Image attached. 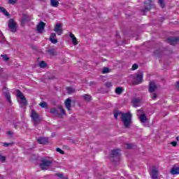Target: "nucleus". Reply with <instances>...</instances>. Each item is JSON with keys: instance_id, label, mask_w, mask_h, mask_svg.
I'll list each match as a JSON object with an SVG mask.
<instances>
[{"instance_id": "14", "label": "nucleus", "mask_w": 179, "mask_h": 179, "mask_svg": "<svg viewBox=\"0 0 179 179\" xmlns=\"http://www.w3.org/2000/svg\"><path fill=\"white\" fill-rule=\"evenodd\" d=\"M179 41V38L177 37H170L168 38L166 41L169 43V44H171V45H176V43Z\"/></svg>"}, {"instance_id": "17", "label": "nucleus", "mask_w": 179, "mask_h": 179, "mask_svg": "<svg viewBox=\"0 0 179 179\" xmlns=\"http://www.w3.org/2000/svg\"><path fill=\"white\" fill-rule=\"evenodd\" d=\"M171 174H173V176L179 174V166H173L171 169Z\"/></svg>"}, {"instance_id": "11", "label": "nucleus", "mask_w": 179, "mask_h": 179, "mask_svg": "<svg viewBox=\"0 0 179 179\" xmlns=\"http://www.w3.org/2000/svg\"><path fill=\"white\" fill-rule=\"evenodd\" d=\"M64 107L68 110V111H71V108H72V99H71V98H67L65 100Z\"/></svg>"}, {"instance_id": "38", "label": "nucleus", "mask_w": 179, "mask_h": 179, "mask_svg": "<svg viewBox=\"0 0 179 179\" xmlns=\"http://www.w3.org/2000/svg\"><path fill=\"white\" fill-rule=\"evenodd\" d=\"M110 72V69L108 67H104L102 71V73H108Z\"/></svg>"}, {"instance_id": "29", "label": "nucleus", "mask_w": 179, "mask_h": 179, "mask_svg": "<svg viewBox=\"0 0 179 179\" xmlns=\"http://www.w3.org/2000/svg\"><path fill=\"white\" fill-rule=\"evenodd\" d=\"M152 8V4L149 3L144 9L142 10V12L145 13V12H148Z\"/></svg>"}, {"instance_id": "43", "label": "nucleus", "mask_w": 179, "mask_h": 179, "mask_svg": "<svg viewBox=\"0 0 179 179\" xmlns=\"http://www.w3.org/2000/svg\"><path fill=\"white\" fill-rule=\"evenodd\" d=\"M12 145H13V143H3V146H5V148H8V146H12Z\"/></svg>"}, {"instance_id": "23", "label": "nucleus", "mask_w": 179, "mask_h": 179, "mask_svg": "<svg viewBox=\"0 0 179 179\" xmlns=\"http://www.w3.org/2000/svg\"><path fill=\"white\" fill-rule=\"evenodd\" d=\"M82 97H83L85 101H90L92 100V96L87 94L82 95Z\"/></svg>"}, {"instance_id": "36", "label": "nucleus", "mask_w": 179, "mask_h": 179, "mask_svg": "<svg viewBox=\"0 0 179 179\" xmlns=\"http://www.w3.org/2000/svg\"><path fill=\"white\" fill-rule=\"evenodd\" d=\"M56 152H58L60 155H65V152L59 148H56Z\"/></svg>"}, {"instance_id": "24", "label": "nucleus", "mask_w": 179, "mask_h": 179, "mask_svg": "<svg viewBox=\"0 0 179 179\" xmlns=\"http://www.w3.org/2000/svg\"><path fill=\"white\" fill-rule=\"evenodd\" d=\"M122 92H124V89L122 87H116V89H115L116 94H118V95L122 94Z\"/></svg>"}, {"instance_id": "41", "label": "nucleus", "mask_w": 179, "mask_h": 179, "mask_svg": "<svg viewBox=\"0 0 179 179\" xmlns=\"http://www.w3.org/2000/svg\"><path fill=\"white\" fill-rule=\"evenodd\" d=\"M72 42H73V45H78V39H76V37H75L72 39Z\"/></svg>"}, {"instance_id": "22", "label": "nucleus", "mask_w": 179, "mask_h": 179, "mask_svg": "<svg viewBox=\"0 0 179 179\" xmlns=\"http://www.w3.org/2000/svg\"><path fill=\"white\" fill-rule=\"evenodd\" d=\"M0 12H1V13H3V15L7 16V17H9V13L6 10L5 8L0 6Z\"/></svg>"}, {"instance_id": "6", "label": "nucleus", "mask_w": 179, "mask_h": 179, "mask_svg": "<svg viewBox=\"0 0 179 179\" xmlns=\"http://www.w3.org/2000/svg\"><path fill=\"white\" fill-rule=\"evenodd\" d=\"M31 118L32 120V122H34V125H38L40 124V116L36 112V110H32L31 112Z\"/></svg>"}, {"instance_id": "13", "label": "nucleus", "mask_w": 179, "mask_h": 179, "mask_svg": "<svg viewBox=\"0 0 179 179\" xmlns=\"http://www.w3.org/2000/svg\"><path fill=\"white\" fill-rule=\"evenodd\" d=\"M157 89V85H156V83H155V82L153 81H150L149 84L148 92H150V93H155Z\"/></svg>"}, {"instance_id": "20", "label": "nucleus", "mask_w": 179, "mask_h": 179, "mask_svg": "<svg viewBox=\"0 0 179 179\" xmlns=\"http://www.w3.org/2000/svg\"><path fill=\"white\" fill-rule=\"evenodd\" d=\"M132 103H133L134 107H138L139 103H141V100H139V99L138 98H136L133 99Z\"/></svg>"}, {"instance_id": "40", "label": "nucleus", "mask_w": 179, "mask_h": 179, "mask_svg": "<svg viewBox=\"0 0 179 179\" xmlns=\"http://www.w3.org/2000/svg\"><path fill=\"white\" fill-rule=\"evenodd\" d=\"M16 2H17V0H8V3H9L10 5H15V3H16Z\"/></svg>"}, {"instance_id": "9", "label": "nucleus", "mask_w": 179, "mask_h": 179, "mask_svg": "<svg viewBox=\"0 0 179 179\" xmlns=\"http://www.w3.org/2000/svg\"><path fill=\"white\" fill-rule=\"evenodd\" d=\"M152 179H159V170L156 166H153L152 171L150 172Z\"/></svg>"}, {"instance_id": "46", "label": "nucleus", "mask_w": 179, "mask_h": 179, "mask_svg": "<svg viewBox=\"0 0 179 179\" xmlns=\"http://www.w3.org/2000/svg\"><path fill=\"white\" fill-rule=\"evenodd\" d=\"M69 34H70V37H71V40L75 38V35H73V34H72V32H70Z\"/></svg>"}, {"instance_id": "1", "label": "nucleus", "mask_w": 179, "mask_h": 179, "mask_svg": "<svg viewBox=\"0 0 179 179\" xmlns=\"http://www.w3.org/2000/svg\"><path fill=\"white\" fill-rule=\"evenodd\" d=\"M118 115H120V120L124 128H130L131 124H132V113L131 112L122 113L117 110L114 113L115 120H118Z\"/></svg>"}, {"instance_id": "21", "label": "nucleus", "mask_w": 179, "mask_h": 179, "mask_svg": "<svg viewBox=\"0 0 179 179\" xmlns=\"http://www.w3.org/2000/svg\"><path fill=\"white\" fill-rule=\"evenodd\" d=\"M51 6H53V8H58V5H59V2H58V0H50Z\"/></svg>"}, {"instance_id": "18", "label": "nucleus", "mask_w": 179, "mask_h": 179, "mask_svg": "<svg viewBox=\"0 0 179 179\" xmlns=\"http://www.w3.org/2000/svg\"><path fill=\"white\" fill-rule=\"evenodd\" d=\"M139 120L142 124H146V122H148V117H146V115L145 113L141 114L139 116Z\"/></svg>"}, {"instance_id": "47", "label": "nucleus", "mask_w": 179, "mask_h": 179, "mask_svg": "<svg viewBox=\"0 0 179 179\" xmlns=\"http://www.w3.org/2000/svg\"><path fill=\"white\" fill-rule=\"evenodd\" d=\"M171 145H172V146L176 147V146H177V143H176V141H172V142L171 143Z\"/></svg>"}, {"instance_id": "53", "label": "nucleus", "mask_w": 179, "mask_h": 179, "mask_svg": "<svg viewBox=\"0 0 179 179\" xmlns=\"http://www.w3.org/2000/svg\"><path fill=\"white\" fill-rule=\"evenodd\" d=\"M57 1H61V0H57Z\"/></svg>"}, {"instance_id": "27", "label": "nucleus", "mask_w": 179, "mask_h": 179, "mask_svg": "<svg viewBox=\"0 0 179 179\" xmlns=\"http://www.w3.org/2000/svg\"><path fill=\"white\" fill-rule=\"evenodd\" d=\"M6 40L5 39V36H3V34H2V31H0V43L1 44H3Z\"/></svg>"}, {"instance_id": "7", "label": "nucleus", "mask_w": 179, "mask_h": 179, "mask_svg": "<svg viewBox=\"0 0 179 179\" xmlns=\"http://www.w3.org/2000/svg\"><path fill=\"white\" fill-rule=\"evenodd\" d=\"M8 29L11 33H16L17 31V28L16 27V22L13 19H10L8 21Z\"/></svg>"}, {"instance_id": "16", "label": "nucleus", "mask_w": 179, "mask_h": 179, "mask_svg": "<svg viewBox=\"0 0 179 179\" xmlns=\"http://www.w3.org/2000/svg\"><path fill=\"white\" fill-rule=\"evenodd\" d=\"M48 137H39L38 138V142L40 145H45V143H48Z\"/></svg>"}, {"instance_id": "49", "label": "nucleus", "mask_w": 179, "mask_h": 179, "mask_svg": "<svg viewBox=\"0 0 179 179\" xmlns=\"http://www.w3.org/2000/svg\"><path fill=\"white\" fill-rule=\"evenodd\" d=\"M3 69L0 68V75H1V72H3Z\"/></svg>"}, {"instance_id": "50", "label": "nucleus", "mask_w": 179, "mask_h": 179, "mask_svg": "<svg viewBox=\"0 0 179 179\" xmlns=\"http://www.w3.org/2000/svg\"><path fill=\"white\" fill-rule=\"evenodd\" d=\"M90 85H94V83H90Z\"/></svg>"}, {"instance_id": "12", "label": "nucleus", "mask_w": 179, "mask_h": 179, "mask_svg": "<svg viewBox=\"0 0 179 179\" xmlns=\"http://www.w3.org/2000/svg\"><path fill=\"white\" fill-rule=\"evenodd\" d=\"M45 27V22L41 21L36 27V30L38 33L41 34L44 31V28Z\"/></svg>"}, {"instance_id": "8", "label": "nucleus", "mask_w": 179, "mask_h": 179, "mask_svg": "<svg viewBox=\"0 0 179 179\" xmlns=\"http://www.w3.org/2000/svg\"><path fill=\"white\" fill-rule=\"evenodd\" d=\"M134 85H139L143 82V73L142 71H138L136 76L134 78Z\"/></svg>"}, {"instance_id": "30", "label": "nucleus", "mask_w": 179, "mask_h": 179, "mask_svg": "<svg viewBox=\"0 0 179 179\" xmlns=\"http://www.w3.org/2000/svg\"><path fill=\"white\" fill-rule=\"evenodd\" d=\"M3 94L6 96V99L8 100V103H12V101H10V93L4 92Z\"/></svg>"}, {"instance_id": "3", "label": "nucleus", "mask_w": 179, "mask_h": 179, "mask_svg": "<svg viewBox=\"0 0 179 179\" xmlns=\"http://www.w3.org/2000/svg\"><path fill=\"white\" fill-rule=\"evenodd\" d=\"M50 113L52 115H54V117L62 118V116L65 115V109H64V107L62 106H57V109L55 108H50Z\"/></svg>"}, {"instance_id": "19", "label": "nucleus", "mask_w": 179, "mask_h": 179, "mask_svg": "<svg viewBox=\"0 0 179 179\" xmlns=\"http://www.w3.org/2000/svg\"><path fill=\"white\" fill-rule=\"evenodd\" d=\"M66 92L68 94H73V93H75L76 90L72 87H67Z\"/></svg>"}, {"instance_id": "31", "label": "nucleus", "mask_w": 179, "mask_h": 179, "mask_svg": "<svg viewBox=\"0 0 179 179\" xmlns=\"http://www.w3.org/2000/svg\"><path fill=\"white\" fill-rule=\"evenodd\" d=\"M162 51L160 50H157L154 52L155 57H160V55L162 54Z\"/></svg>"}, {"instance_id": "45", "label": "nucleus", "mask_w": 179, "mask_h": 179, "mask_svg": "<svg viewBox=\"0 0 179 179\" xmlns=\"http://www.w3.org/2000/svg\"><path fill=\"white\" fill-rule=\"evenodd\" d=\"M105 85H106V87H111V86H113V84H111V83H110V82L106 83Z\"/></svg>"}, {"instance_id": "5", "label": "nucleus", "mask_w": 179, "mask_h": 179, "mask_svg": "<svg viewBox=\"0 0 179 179\" xmlns=\"http://www.w3.org/2000/svg\"><path fill=\"white\" fill-rule=\"evenodd\" d=\"M16 92H17V97L20 99V100L22 101L20 102V103L21 104V106L26 107V106H27V100L26 99V96L23 95V93L22 92V91L17 90Z\"/></svg>"}, {"instance_id": "28", "label": "nucleus", "mask_w": 179, "mask_h": 179, "mask_svg": "<svg viewBox=\"0 0 179 179\" xmlns=\"http://www.w3.org/2000/svg\"><path fill=\"white\" fill-rule=\"evenodd\" d=\"M39 106H40L42 108H48V103H47V102H45V101L41 102V103H39Z\"/></svg>"}, {"instance_id": "35", "label": "nucleus", "mask_w": 179, "mask_h": 179, "mask_svg": "<svg viewBox=\"0 0 179 179\" xmlns=\"http://www.w3.org/2000/svg\"><path fill=\"white\" fill-rule=\"evenodd\" d=\"M1 58H3V61H9V57H8V55H1Z\"/></svg>"}, {"instance_id": "25", "label": "nucleus", "mask_w": 179, "mask_h": 179, "mask_svg": "<svg viewBox=\"0 0 179 179\" xmlns=\"http://www.w3.org/2000/svg\"><path fill=\"white\" fill-rule=\"evenodd\" d=\"M22 22H30V17L26 15V14H23Z\"/></svg>"}, {"instance_id": "44", "label": "nucleus", "mask_w": 179, "mask_h": 179, "mask_svg": "<svg viewBox=\"0 0 179 179\" xmlns=\"http://www.w3.org/2000/svg\"><path fill=\"white\" fill-rule=\"evenodd\" d=\"M127 149H132L134 148V145L132 144H126Z\"/></svg>"}, {"instance_id": "37", "label": "nucleus", "mask_w": 179, "mask_h": 179, "mask_svg": "<svg viewBox=\"0 0 179 179\" xmlns=\"http://www.w3.org/2000/svg\"><path fill=\"white\" fill-rule=\"evenodd\" d=\"M6 160V157L2 156L0 155V162H1V163H5Z\"/></svg>"}, {"instance_id": "32", "label": "nucleus", "mask_w": 179, "mask_h": 179, "mask_svg": "<svg viewBox=\"0 0 179 179\" xmlns=\"http://www.w3.org/2000/svg\"><path fill=\"white\" fill-rule=\"evenodd\" d=\"M56 176L61 179H68V177L65 176L64 173H56Z\"/></svg>"}, {"instance_id": "15", "label": "nucleus", "mask_w": 179, "mask_h": 179, "mask_svg": "<svg viewBox=\"0 0 179 179\" xmlns=\"http://www.w3.org/2000/svg\"><path fill=\"white\" fill-rule=\"evenodd\" d=\"M56 38L57 34L55 33H51L49 40L52 44H57V43H58V39H57Z\"/></svg>"}, {"instance_id": "33", "label": "nucleus", "mask_w": 179, "mask_h": 179, "mask_svg": "<svg viewBox=\"0 0 179 179\" xmlns=\"http://www.w3.org/2000/svg\"><path fill=\"white\" fill-rule=\"evenodd\" d=\"M38 66H40V68H45V66H47V63H45V62H44V61H41L38 64Z\"/></svg>"}, {"instance_id": "34", "label": "nucleus", "mask_w": 179, "mask_h": 179, "mask_svg": "<svg viewBox=\"0 0 179 179\" xmlns=\"http://www.w3.org/2000/svg\"><path fill=\"white\" fill-rule=\"evenodd\" d=\"M158 3L161 6V8H164V6H166V4L164 3V0H158Z\"/></svg>"}, {"instance_id": "52", "label": "nucleus", "mask_w": 179, "mask_h": 179, "mask_svg": "<svg viewBox=\"0 0 179 179\" xmlns=\"http://www.w3.org/2000/svg\"><path fill=\"white\" fill-rule=\"evenodd\" d=\"M144 3H148L145 1V2H144Z\"/></svg>"}, {"instance_id": "26", "label": "nucleus", "mask_w": 179, "mask_h": 179, "mask_svg": "<svg viewBox=\"0 0 179 179\" xmlns=\"http://www.w3.org/2000/svg\"><path fill=\"white\" fill-rule=\"evenodd\" d=\"M47 52H48L50 55H52V57L55 56L56 54L55 49H48Z\"/></svg>"}, {"instance_id": "4", "label": "nucleus", "mask_w": 179, "mask_h": 179, "mask_svg": "<svg viewBox=\"0 0 179 179\" xmlns=\"http://www.w3.org/2000/svg\"><path fill=\"white\" fill-rule=\"evenodd\" d=\"M121 154L120 153V149L113 150L110 155V159L111 162H120V157Z\"/></svg>"}, {"instance_id": "48", "label": "nucleus", "mask_w": 179, "mask_h": 179, "mask_svg": "<svg viewBox=\"0 0 179 179\" xmlns=\"http://www.w3.org/2000/svg\"><path fill=\"white\" fill-rule=\"evenodd\" d=\"M12 131H7V135H12Z\"/></svg>"}, {"instance_id": "42", "label": "nucleus", "mask_w": 179, "mask_h": 179, "mask_svg": "<svg viewBox=\"0 0 179 179\" xmlns=\"http://www.w3.org/2000/svg\"><path fill=\"white\" fill-rule=\"evenodd\" d=\"M138 64H134L132 67H131V69H132V71H136V69H138Z\"/></svg>"}, {"instance_id": "2", "label": "nucleus", "mask_w": 179, "mask_h": 179, "mask_svg": "<svg viewBox=\"0 0 179 179\" xmlns=\"http://www.w3.org/2000/svg\"><path fill=\"white\" fill-rule=\"evenodd\" d=\"M52 162H54V159H52V158L51 157H45L42 158L41 160V164L39 165L41 170H48V169L51 167Z\"/></svg>"}, {"instance_id": "51", "label": "nucleus", "mask_w": 179, "mask_h": 179, "mask_svg": "<svg viewBox=\"0 0 179 179\" xmlns=\"http://www.w3.org/2000/svg\"><path fill=\"white\" fill-rule=\"evenodd\" d=\"M176 140L178 141V137H176Z\"/></svg>"}, {"instance_id": "39", "label": "nucleus", "mask_w": 179, "mask_h": 179, "mask_svg": "<svg viewBox=\"0 0 179 179\" xmlns=\"http://www.w3.org/2000/svg\"><path fill=\"white\" fill-rule=\"evenodd\" d=\"M151 97L152 99H153V100H156V99H157V94H156L155 92H152Z\"/></svg>"}, {"instance_id": "10", "label": "nucleus", "mask_w": 179, "mask_h": 179, "mask_svg": "<svg viewBox=\"0 0 179 179\" xmlns=\"http://www.w3.org/2000/svg\"><path fill=\"white\" fill-rule=\"evenodd\" d=\"M54 31L57 33L58 36H61L64 33V29H62V24H56L54 28Z\"/></svg>"}]
</instances>
